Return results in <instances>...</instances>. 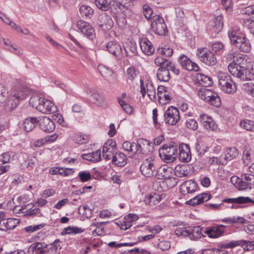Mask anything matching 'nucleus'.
<instances>
[{"mask_svg":"<svg viewBox=\"0 0 254 254\" xmlns=\"http://www.w3.org/2000/svg\"><path fill=\"white\" fill-rule=\"evenodd\" d=\"M228 36L231 43L240 51L249 53L252 49L249 40L237 29H231L228 32Z\"/></svg>","mask_w":254,"mask_h":254,"instance_id":"f03ea898","label":"nucleus"},{"mask_svg":"<svg viewBox=\"0 0 254 254\" xmlns=\"http://www.w3.org/2000/svg\"><path fill=\"white\" fill-rule=\"evenodd\" d=\"M178 147L179 160L183 162H188L190 161L191 154L189 145L186 143H181Z\"/></svg>","mask_w":254,"mask_h":254,"instance_id":"aec40b11","label":"nucleus"},{"mask_svg":"<svg viewBox=\"0 0 254 254\" xmlns=\"http://www.w3.org/2000/svg\"><path fill=\"white\" fill-rule=\"evenodd\" d=\"M223 26L221 15L214 17L207 23L206 29L209 34L215 37L222 30Z\"/></svg>","mask_w":254,"mask_h":254,"instance_id":"f8f14e48","label":"nucleus"},{"mask_svg":"<svg viewBox=\"0 0 254 254\" xmlns=\"http://www.w3.org/2000/svg\"><path fill=\"white\" fill-rule=\"evenodd\" d=\"M15 153L8 151L0 155V165L10 162L14 160Z\"/></svg>","mask_w":254,"mask_h":254,"instance_id":"a18cd8bd","label":"nucleus"},{"mask_svg":"<svg viewBox=\"0 0 254 254\" xmlns=\"http://www.w3.org/2000/svg\"><path fill=\"white\" fill-rule=\"evenodd\" d=\"M221 221L223 223L230 224L235 223L247 224L248 223V221L247 219L241 216L225 218L222 219Z\"/></svg>","mask_w":254,"mask_h":254,"instance_id":"79ce46f5","label":"nucleus"},{"mask_svg":"<svg viewBox=\"0 0 254 254\" xmlns=\"http://www.w3.org/2000/svg\"><path fill=\"white\" fill-rule=\"evenodd\" d=\"M139 74V72L134 67L130 66L128 67L126 72V81L129 85L133 84V80L137 78Z\"/></svg>","mask_w":254,"mask_h":254,"instance_id":"c9c22d12","label":"nucleus"},{"mask_svg":"<svg viewBox=\"0 0 254 254\" xmlns=\"http://www.w3.org/2000/svg\"><path fill=\"white\" fill-rule=\"evenodd\" d=\"M156 169V161L152 157H150L144 160L140 167L142 174L146 177L153 176L155 174Z\"/></svg>","mask_w":254,"mask_h":254,"instance_id":"9b49d317","label":"nucleus"},{"mask_svg":"<svg viewBox=\"0 0 254 254\" xmlns=\"http://www.w3.org/2000/svg\"><path fill=\"white\" fill-rule=\"evenodd\" d=\"M202 228L199 226L177 227L175 231L178 236L188 237L191 240L196 241L204 237L201 233Z\"/></svg>","mask_w":254,"mask_h":254,"instance_id":"423d86ee","label":"nucleus"},{"mask_svg":"<svg viewBox=\"0 0 254 254\" xmlns=\"http://www.w3.org/2000/svg\"><path fill=\"white\" fill-rule=\"evenodd\" d=\"M227 59H233V63L230 64L228 66L232 75L242 81L254 79V64L248 65V58L247 55L229 54Z\"/></svg>","mask_w":254,"mask_h":254,"instance_id":"f257e3e1","label":"nucleus"},{"mask_svg":"<svg viewBox=\"0 0 254 254\" xmlns=\"http://www.w3.org/2000/svg\"><path fill=\"white\" fill-rule=\"evenodd\" d=\"M210 45L212 50L217 55H221L224 51V45L220 42L211 43Z\"/></svg>","mask_w":254,"mask_h":254,"instance_id":"603ef678","label":"nucleus"},{"mask_svg":"<svg viewBox=\"0 0 254 254\" xmlns=\"http://www.w3.org/2000/svg\"><path fill=\"white\" fill-rule=\"evenodd\" d=\"M108 52L118 59H121L122 55V50L120 44L115 41L109 42L106 46Z\"/></svg>","mask_w":254,"mask_h":254,"instance_id":"4be33fe9","label":"nucleus"},{"mask_svg":"<svg viewBox=\"0 0 254 254\" xmlns=\"http://www.w3.org/2000/svg\"><path fill=\"white\" fill-rule=\"evenodd\" d=\"M231 182L239 190H245L248 189H251L250 183L246 182L242 178H240L237 176H233L231 178Z\"/></svg>","mask_w":254,"mask_h":254,"instance_id":"c756f323","label":"nucleus"},{"mask_svg":"<svg viewBox=\"0 0 254 254\" xmlns=\"http://www.w3.org/2000/svg\"><path fill=\"white\" fill-rule=\"evenodd\" d=\"M38 123V120L36 118L29 117L24 120L23 123V127L26 131L29 132L35 128Z\"/></svg>","mask_w":254,"mask_h":254,"instance_id":"f704fd0d","label":"nucleus"},{"mask_svg":"<svg viewBox=\"0 0 254 254\" xmlns=\"http://www.w3.org/2000/svg\"><path fill=\"white\" fill-rule=\"evenodd\" d=\"M218 77L219 85L222 91L229 94L233 93L236 91V85L230 75L224 73H220Z\"/></svg>","mask_w":254,"mask_h":254,"instance_id":"6e6552de","label":"nucleus"},{"mask_svg":"<svg viewBox=\"0 0 254 254\" xmlns=\"http://www.w3.org/2000/svg\"><path fill=\"white\" fill-rule=\"evenodd\" d=\"M179 62L185 69L189 70L197 71L199 70V67L196 64L192 62L185 55H182L179 57Z\"/></svg>","mask_w":254,"mask_h":254,"instance_id":"412c9836","label":"nucleus"},{"mask_svg":"<svg viewBox=\"0 0 254 254\" xmlns=\"http://www.w3.org/2000/svg\"><path fill=\"white\" fill-rule=\"evenodd\" d=\"M45 224L44 223H42L36 225H30L26 227L25 228V230L27 232L29 233H31L42 229L43 227L45 226Z\"/></svg>","mask_w":254,"mask_h":254,"instance_id":"69168bd1","label":"nucleus"},{"mask_svg":"<svg viewBox=\"0 0 254 254\" xmlns=\"http://www.w3.org/2000/svg\"><path fill=\"white\" fill-rule=\"evenodd\" d=\"M155 64L156 65L160 66V67H168L171 64V61L167 59L163 56L158 54V56L155 60Z\"/></svg>","mask_w":254,"mask_h":254,"instance_id":"49530a36","label":"nucleus"},{"mask_svg":"<svg viewBox=\"0 0 254 254\" xmlns=\"http://www.w3.org/2000/svg\"><path fill=\"white\" fill-rule=\"evenodd\" d=\"M155 176L157 178L160 180H175V178L172 177L173 169L169 167L167 165H162L156 169Z\"/></svg>","mask_w":254,"mask_h":254,"instance_id":"dca6fc26","label":"nucleus"},{"mask_svg":"<svg viewBox=\"0 0 254 254\" xmlns=\"http://www.w3.org/2000/svg\"><path fill=\"white\" fill-rule=\"evenodd\" d=\"M118 102L120 106L122 107L124 111L128 114H130L133 111V108L126 103L121 98H118Z\"/></svg>","mask_w":254,"mask_h":254,"instance_id":"680f3d73","label":"nucleus"},{"mask_svg":"<svg viewBox=\"0 0 254 254\" xmlns=\"http://www.w3.org/2000/svg\"><path fill=\"white\" fill-rule=\"evenodd\" d=\"M238 155V151L235 147H230L227 148L224 152L223 161L225 164L227 161L232 160Z\"/></svg>","mask_w":254,"mask_h":254,"instance_id":"4c0bfd02","label":"nucleus"},{"mask_svg":"<svg viewBox=\"0 0 254 254\" xmlns=\"http://www.w3.org/2000/svg\"><path fill=\"white\" fill-rule=\"evenodd\" d=\"M40 128L46 132H51L55 130V124L49 118L43 116L38 120Z\"/></svg>","mask_w":254,"mask_h":254,"instance_id":"6ab92c4d","label":"nucleus"},{"mask_svg":"<svg viewBox=\"0 0 254 254\" xmlns=\"http://www.w3.org/2000/svg\"><path fill=\"white\" fill-rule=\"evenodd\" d=\"M246 243V240H241L239 241H231L226 243H219V246L221 249H232L239 246H244Z\"/></svg>","mask_w":254,"mask_h":254,"instance_id":"58836bf2","label":"nucleus"},{"mask_svg":"<svg viewBox=\"0 0 254 254\" xmlns=\"http://www.w3.org/2000/svg\"><path fill=\"white\" fill-rule=\"evenodd\" d=\"M139 44L140 49L144 54L149 56L154 53V48L147 38H142L140 41Z\"/></svg>","mask_w":254,"mask_h":254,"instance_id":"bb28decb","label":"nucleus"},{"mask_svg":"<svg viewBox=\"0 0 254 254\" xmlns=\"http://www.w3.org/2000/svg\"><path fill=\"white\" fill-rule=\"evenodd\" d=\"M243 160L244 164L248 166L254 161V151L251 148H246L244 150Z\"/></svg>","mask_w":254,"mask_h":254,"instance_id":"e433bc0d","label":"nucleus"},{"mask_svg":"<svg viewBox=\"0 0 254 254\" xmlns=\"http://www.w3.org/2000/svg\"><path fill=\"white\" fill-rule=\"evenodd\" d=\"M139 143L140 146V152L142 155H148L149 153L152 151V143L146 139L143 138L139 139Z\"/></svg>","mask_w":254,"mask_h":254,"instance_id":"7c9ffc66","label":"nucleus"},{"mask_svg":"<svg viewBox=\"0 0 254 254\" xmlns=\"http://www.w3.org/2000/svg\"><path fill=\"white\" fill-rule=\"evenodd\" d=\"M76 26L82 34L89 39L93 40L95 38L94 29L89 23L83 20H78Z\"/></svg>","mask_w":254,"mask_h":254,"instance_id":"ddd939ff","label":"nucleus"},{"mask_svg":"<svg viewBox=\"0 0 254 254\" xmlns=\"http://www.w3.org/2000/svg\"><path fill=\"white\" fill-rule=\"evenodd\" d=\"M95 4L99 9L104 11L109 8V3L107 0H95Z\"/></svg>","mask_w":254,"mask_h":254,"instance_id":"13d9d810","label":"nucleus"},{"mask_svg":"<svg viewBox=\"0 0 254 254\" xmlns=\"http://www.w3.org/2000/svg\"><path fill=\"white\" fill-rule=\"evenodd\" d=\"M195 149L199 155L204 154L207 150L208 147L201 141H198L195 145Z\"/></svg>","mask_w":254,"mask_h":254,"instance_id":"052dcab7","label":"nucleus"},{"mask_svg":"<svg viewBox=\"0 0 254 254\" xmlns=\"http://www.w3.org/2000/svg\"><path fill=\"white\" fill-rule=\"evenodd\" d=\"M143 12L144 16L147 19H152V17L151 16L153 11L151 7L147 4H144L143 6Z\"/></svg>","mask_w":254,"mask_h":254,"instance_id":"338daca9","label":"nucleus"},{"mask_svg":"<svg viewBox=\"0 0 254 254\" xmlns=\"http://www.w3.org/2000/svg\"><path fill=\"white\" fill-rule=\"evenodd\" d=\"M165 123L170 125H175L180 120L179 111L173 106L169 107L164 114Z\"/></svg>","mask_w":254,"mask_h":254,"instance_id":"4468645a","label":"nucleus"},{"mask_svg":"<svg viewBox=\"0 0 254 254\" xmlns=\"http://www.w3.org/2000/svg\"><path fill=\"white\" fill-rule=\"evenodd\" d=\"M186 127L192 130H196L198 127V124L196 121L193 119H189L186 120Z\"/></svg>","mask_w":254,"mask_h":254,"instance_id":"0e129e2a","label":"nucleus"},{"mask_svg":"<svg viewBox=\"0 0 254 254\" xmlns=\"http://www.w3.org/2000/svg\"><path fill=\"white\" fill-rule=\"evenodd\" d=\"M83 232L81 228L68 226L65 228L62 232V235L80 234Z\"/></svg>","mask_w":254,"mask_h":254,"instance_id":"09e8293b","label":"nucleus"},{"mask_svg":"<svg viewBox=\"0 0 254 254\" xmlns=\"http://www.w3.org/2000/svg\"><path fill=\"white\" fill-rule=\"evenodd\" d=\"M4 222L6 227V231L7 230L14 229L18 224H19V220L14 218H10L8 219H5L4 218Z\"/></svg>","mask_w":254,"mask_h":254,"instance_id":"5fc2aeb1","label":"nucleus"},{"mask_svg":"<svg viewBox=\"0 0 254 254\" xmlns=\"http://www.w3.org/2000/svg\"><path fill=\"white\" fill-rule=\"evenodd\" d=\"M241 126L247 130H254V122L250 120H245L240 123Z\"/></svg>","mask_w":254,"mask_h":254,"instance_id":"e2e57ef3","label":"nucleus"},{"mask_svg":"<svg viewBox=\"0 0 254 254\" xmlns=\"http://www.w3.org/2000/svg\"><path fill=\"white\" fill-rule=\"evenodd\" d=\"M158 97L160 103L162 104L168 103L171 99V96L169 95V92L161 93L160 94L158 95Z\"/></svg>","mask_w":254,"mask_h":254,"instance_id":"4d7b16f0","label":"nucleus"},{"mask_svg":"<svg viewBox=\"0 0 254 254\" xmlns=\"http://www.w3.org/2000/svg\"><path fill=\"white\" fill-rule=\"evenodd\" d=\"M200 121L204 127L210 130H215L217 128V125L212 119L207 115H201L200 116Z\"/></svg>","mask_w":254,"mask_h":254,"instance_id":"a878e982","label":"nucleus"},{"mask_svg":"<svg viewBox=\"0 0 254 254\" xmlns=\"http://www.w3.org/2000/svg\"><path fill=\"white\" fill-rule=\"evenodd\" d=\"M98 21L99 26L104 30L111 29L114 24L111 17L105 13L98 16Z\"/></svg>","mask_w":254,"mask_h":254,"instance_id":"b1692460","label":"nucleus"},{"mask_svg":"<svg viewBox=\"0 0 254 254\" xmlns=\"http://www.w3.org/2000/svg\"><path fill=\"white\" fill-rule=\"evenodd\" d=\"M79 11L81 15L86 18H90L94 12L93 9L91 7L84 5L80 6Z\"/></svg>","mask_w":254,"mask_h":254,"instance_id":"8fccbe9b","label":"nucleus"},{"mask_svg":"<svg viewBox=\"0 0 254 254\" xmlns=\"http://www.w3.org/2000/svg\"><path fill=\"white\" fill-rule=\"evenodd\" d=\"M128 159L126 155L121 152H116L113 156L112 162L118 167H123L127 164Z\"/></svg>","mask_w":254,"mask_h":254,"instance_id":"c85d7f7f","label":"nucleus"},{"mask_svg":"<svg viewBox=\"0 0 254 254\" xmlns=\"http://www.w3.org/2000/svg\"><path fill=\"white\" fill-rule=\"evenodd\" d=\"M116 143L113 139L108 140L104 144L102 149V155L106 160H110L114 155L116 150Z\"/></svg>","mask_w":254,"mask_h":254,"instance_id":"f3484780","label":"nucleus"},{"mask_svg":"<svg viewBox=\"0 0 254 254\" xmlns=\"http://www.w3.org/2000/svg\"><path fill=\"white\" fill-rule=\"evenodd\" d=\"M211 197V195L209 193H202L199 194L192 198L187 201L186 203L189 205L194 206L199 204L204 201L209 200Z\"/></svg>","mask_w":254,"mask_h":254,"instance_id":"393cba45","label":"nucleus"},{"mask_svg":"<svg viewBox=\"0 0 254 254\" xmlns=\"http://www.w3.org/2000/svg\"><path fill=\"white\" fill-rule=\"evenodd\" d=\"M90 92L91 93L90 100L94 104L101 107H106V104L103 95L95 90H91Z\"/></svg>","mask_w":254,"mask_h":254,"instance_id":"cd10ccee","label":"nucleus"},{"mask_svg":"<svg viewBox=\"0 0 254 254\" xmlns=\"http://www.w3.org/2000/svg\"><path fill=\"white\" fill-rule=\"evenodd\" d=\"M162 198L160 194L158 193H154L150 194L148 197L144 199L146 204L150 205H155L158 204L161 200Z\"/></svg>","mask_w":254,"mask_h":254,"instance_id":"37998d69","label":"nucleus"},{"mask_svg":"<svg viewBox=\"0 0 254 254\" xmlns=\"http://www.w3.org/2000/svg\"><path fill=\"white\" fill-rule=\"evenodd\" d=\"M138 217L135 214H129L127 217H125V221L122 224L121 229L127 230L129 229L131 226V222L137 220Z\"/></svg>","mask_w":254,"mask_h":254,"instance_id":"c03bdc74","label":"nucleus"},{"mask_svg":"<svg viewBox=\"0 0 254 254\" xmlns=\"http://www.w3.org/2000/svg\"><path fill=\"white\" fill-rule=\"evenodd\" d=\"M197 94L200 99L216 107L221 105V100L217 93L210 89L202 88L198 91Z\"/></svg>","mask_w":254,"mask_h":254,"instance_id":"0eeeda50","label":"nucleus"},{"mask_svg":"<svg viewBox=\"0 0 254 254\" xmlns=\"http://www.w3.org/2000/svg\"><path fill=\"white\" fill-rule=\"evenodd\" d=\"M140 151V143H139V139L137 140V142H132L131 147L130 149L129 152L132 153L133 154L139 155L142 157Z\"/></svg>","mask_w":254,"mask_h":254,"instance_id":"bf43d9fd","label":"nucleus"},{"mask_svg":"<svg viewBox=\"0 0 254 254\" xmlns=\"http://www.w3.org/2000/svg\"><path fill=\"white\" fill-rule=\"evenodd\" d=\"M29 93L28 89L20 87L11 90L6 102L4 104L5 111L10 112L18 106L20 101L24 100Z\"/></svg>","mask_w":254,"mask_h":254,"instance_id":"7ed1b4c3","label":"nucleus"},{"mask_svg":"<svg viewBox=\"0 0 254 254\" xmlns=\"http://www.w3.org/2000/svg\"><path fill=\"white\" fill-rule=\"evenodd\" d=\"M174 172L175 175L178 177H186L189 174L188 166L186 164L178 165L175 168Z\"/></svg>","mask_w":254,"mask_h":254,"instance_id":"a19ab883","label":"nucleus"},{"mask_svg":"<svg viewBox=\"0 0 254 254\" xmlns=\"http://www.w3.org/2000/svg\"><path fill=\"white\" fill-rule=\"evenodd\" d=\"M140 93L143 97H144L145 94H147L148 97L152 101H155L156 99L155 88L152 82L150 81H147L144 84L142 79H140Z\"/></svg>","mask_w":254,"mask_h":254,"instance_id":"2eb2a0df","label":"nucleus"},{"mask_svg":"<svg viewBox=\"0 0 254 254\" xmlns=\"http://www.w3.org/2000/svg\"><path fill=\"white\" fill-rule=\"evenodd\" d=\"M199 60L209 66H214L217 63L215 55L207 48L198 49L196 53Z\"/></svg>","mask_w":254,"mask_h":254,"instance_id":"1a4fd4ad","label":"nucleus"},{"mask_svg":"<svg viewBox=\"0 0 254 254\" xmlns=\"http://www.w3.org/2000/svg\"><path fill=\"white\" fill-rule=\"evenodd\" d=\"M78 177L82 182H85L91 179V174L89 172L81 171L78 174Z\"/></svg>","mask_w":254,"mask_h":254,"instance_id":"774afa93","label":"nucleus"},{"mask_svg":"<svg viewBox=\"0 0 254 254\" xmlns=\"http://www.w3.org/2000/svg\"><path fill=\"white\" fill-rule=\"evenodd\" d=\"M29 104L43 114H52L57 110V108L53 102L38 96L31 97L29 100Z\"/></svg>","mask_w":254,"mask_h":254,"instance_id":"20e7f679","label":"nucleus"},{"mask_svg":"<svg viewBox=\"0 0 254 254\" xmlns=\"http://www.w3.org/2000/svg\"><path fill=\"white\" fill-rule=\"evenodd\" d=\"M196 183L191 180L184 182L180 186V191L183 195L194 192L196 190Z\"/></svg>","mask_w":254,"mask_h":254,"instance_id":"5701e85b","label":"nucleus"},{"mask_svg":"<svg viewBox=\"0 0 254 254\" xmlns=\"http://www.w3.org/2000/svg\"><path fill=\"white\" fill-rule=\"evenodd\" d=\"M30 205L29 204L27 205H25L23 206H22V210H24V211L22 212V214H24L25 216H34L37 213H39L40 212V209L38 208H35L34 209H32L31 208L29 209H27V207L29 206Z\"/></svg>","mask_w":254,"mask_h":254,"instance_id":"3c124183","label":"nucleus"},{"mask_svg":"<svg viewBox=\"0 0 254 254\" xmlns=\"http://www.w3.org/2000/svg\"><path fill=\"white\" fill-rule=\"evenodd\" d=\"M31 248L36 254H45L49 249V246L45 243H35L33 244Z\"/></svg>","mask_w":254,"mask_h":254,"instance_id":"72a5a7b5","label":"nucleus"},{"mask_svg":"<svg viewBox=\"0 0 254 254\" xmlns=\"http://www.w3.org/2000/svg\"><path fill=\"white\" fill-rule=\"evenodd\" d=\"M157 79L163 82H167L170 79V74L168 67H159L157 71Z\"/></svg>","mask_w":254,"mask_h":254,"instance_id":"2f4dec72","label":"nucleus"},{"mask_svg":"<svg viewBox=\"0 0 254 254\" xmlns=\"http://www.w3.org/2000/svg\"><path fill=\"white\" fill-rule=\"evenodd\" d=\"M197 83L204 87L210 86L212 83L211 78L202 73H197L196 75Z\"/></svg>","mask_w":254,"mask_h":254,"instance_id":"ea45409f","label":"nucleus"},{"mask_svg":"<svg viewBox=\"0 0 254 254\" xmlns=\"http://www.w3.org/2000/svg\"><path fill=\"white\" fill-rule=\"evenodd\" d=\"M98 69L101 76L109 83L113 84L114 83V81L110 79L113 74V71L112 69L107 68L106 66L103 64L99 65Z\"/></svg>","mask_w":254,"mask_h":254,"instance_id":"473e14b6","label":"nucleus"},{"mask_svg":"<svg viewBox=\"0 0 254 254\" xmlns=\"http://www.w3.org/2000/svg\"><path fill=\"white\" fill-rule=\"evenodd\" d=\"M157 53L159 55L163 56L165 58L170 57L173 55V50L171 47L168 46H165L163 47H159L157 50Z\"/></svg>","mask_w":254,"mask_h":254,"instance_id":"de8ad7c7","label":"nucleus"},{"mask_svg":"<svg viewBox=\"0 0 254 254\" xmlns=\"http://www.w3.org/2000/svg\"><path fill=\"white\" fill-rule=\"evenodd\" d=\"M73 139L74 141L79 144H83L86 143L88 141V136L85 134L77 133L74 136Z\"/></svg>","mask_w":254,"mask_h":254,"instance_id":"6e6d98bb","label":"nucleus"},{"mask_svg":"<svg viewBox=\"0 0 254 254\" xmlns=\"http://www.w3.org/2000/svg\"><path fill=\"white\" fill-rule=\"evenodd\" d=\"M2 42H3L6 48L10 52L14 53L17 55H21L22 54L21 50L17 49L16 47L11 45V42L8 40H5L2 38Z\"/></svg>","mask_w":254,"mask_h":254,"instance_id":"864d4df0","label":"nucleus"},{"mask_svg":"<svg viewBox=\"0 0 254 254\" xmlns=\"http://www.w3.org/2000/svg\"><path fill=\"white\" fill-rule=\"evenodd\" d=\"M178 147L177 144L175 142L164 144L159 149V155L165 162H172L178 155Z\"/></svg>","mask_w":254,"mask_h":254,"instance_id":"39448f33","label":"nucleus"},{"mask_svg":"<svg viewBox=\"0 0 254 254\" xmlns=\"http://www.w3.org/2000/svg\"><path fill=\"white\" fill-rule=\"evenodd\" d=\"M151 27L152 30L159 35H165L168 31L164 19L159 15L152 16Z\"/></svg>","mask_w":254,"mask_h":254,"instance_id":"9d476101","label":"nucleus"},{"mask_svg":"<svg viewBox=\"0 0 254 254\" xmlns=\"http://www.w3.org/2000/svg\"><path fill=\"white\" fill-rule=\"evenodd\" d=\"M226 226L223 225H214L206 228L204 233L210 238H218L224 235Z\"/></svg>","mask_w":254,"mask_h":254,"instance_id":"a211bd4d","label":"nucleus"}]
</instances>
